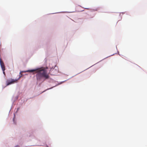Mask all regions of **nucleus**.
I'll list each match as a JSON object with an SVG mask.
<instances>
[{
  "mask_svg": "<svg viewBox=\"0 0 147 147\" xmlns=\"http://www.w3.org/2000/svg\"><path fill=\"white\" fill-rule=\"evenodd\" d=\"M3 71V74L4 75H5V72L4 71Z\"/></svg>",
  "mask_w": 147,
  "mask_h": 147,
  "instance_id": "5",
  "label": "nucleus"
},
{
  "mask_svg": "<svg viewBox=\"0 0 147 147\" xmlns=\"http://www.w3.org/2000/svg\"><path fill=\"white\" fill-rule=\"evenodd\" d=\"M18 80L17 79H11L10 80H7L6 81V85L8 86L15 82H17Z\"/></svg>",
  "mask_w": 147,
  "mask_h": 147,
  "instance_id": "2",
  "label": "nucleus"
},
{
  "mask_svg": "<svg viewBox=\"0 0 147 147\" xmlns=\"http://www.w3.org/2000/svg\"><path fill=\"white\" fill-rule=\"evenodd\" d=\"M0 64L2 70L5 71V67L3 62L1 58H0Z\"/></svg>",
  "mask_w": 147,
  "mask_h": 147,
  "instance_id": "3",
  "label": "nucleus"
},
{
  "mask_svg": "<svg viewBox=\"0 0 147 147\" xmlns=\"http://www.w3.org/2000/svg\"><path fill=\"white\" fill-rule=\"evenodd\" d=\"M20 75L19 76V78H18V79H19L22 76V74H21V73L20 72Z\"/></svg>",
  "mask_w": 147,
  "mask_h": 147,
  "instance_id": "4",
  "label": "nucleus"
},
{
  "mask_svg": "<svg viewBox=\"0 0 147 147\" xmlns=\"http://www.w3.org/2000/svg\"><path fill=\"white\" fill-rule=\"evenodd\" d=\"M19 146L18 145H17L15 146L14 147H19Z\"/></svg>",
  "mask_w": 147,
  "mask_h": 147,
  "instance_id": "7",
  "label": "nucleus"
},
{
  "mask_svg": "<svg viewBox=\"0 0 147 147\" xmlns=\"http://www.w3.org/2000/svg\"><path fill=\"white\" fill-rule=\"evenodd\" d=\"M34 71H36L37 73L36 77L38 81H40L43 78L45 79H48L49 78V75L47 73V70L45 69L28 70L24 72H32Z\"/></svg>",
  "mask_w": 147,
  "mask_h": 147,
  "instance_id": "1",
  "label": "nucleus"
},
{
  "mask_svg": "<svg viewBox=\"0 0 147 147\" xmlns=\"http://www.w3.org/2000/svg\"><path fill=\"white\" fill-rule=\"evenodd\" d=\"M55 70V69H53V70H52L51 71L54 72Z\"/></svg>",
  "mask_w": 147,
  "mask_h": 147,
  "instance_id": "6",
  "label": "nucleus"
}]
</instances>
